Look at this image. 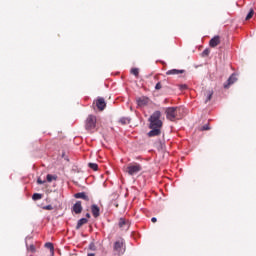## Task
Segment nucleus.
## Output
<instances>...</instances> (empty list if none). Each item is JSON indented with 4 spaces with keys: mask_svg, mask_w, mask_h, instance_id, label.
I'll list each match as a JSON object with an SVG mask.
<instances>
[{
    "mask_svg": "<svg viewBox=\"0 0 256 256\" xmlns=\"http://www.w3.org/2000/svg\"><path fill=\"white\" fill-rule=\"evenodd\" d=\"M151 221H152V223H157V219H156L155 217H153V218L151 219Z\"/></svg>",
    "mask_w": 256,
    "mask_h": 256,
    "instance_id": "c756f323",
    "label": "nucleus"
},
{
    "mask_svg": "<svg viewBox=\"0 0 256 256\" xmlns=\"http://www.w3.org/2000/svg\"><path fill=\"white\" fill-rule=\"evenodd\" d=\"M43 209L45 211H53V206L52 205H46V206L43 207Z\"/></svg>",
    "mask_w": 256,
    "mask_h": 256,
    "instance_id": "5701e85b",
    "label": "nucleus"
},
{
    "mask_svg": "<svg viewBox=\"0 0 256 256\" xmlns=\"http://www.w3.org/2000/svg\"><path fill=\"white\" fill-rule=\"evenodd\" d=\"M27 249H28V251H31L32 253H35V246L34 245H30Z\"/></svg>",
    "mask_w": 256,
    "mask_h": 256,
    "instance_id": "a878e982",
    "label": "nucleus"
},
{
    "mask_svg": "<svg viewBox=\"0 0 256 256\" xmlns=\"http://www.w3.org/2000/svg\"><path fill=\"white\" fill-rule=\"evenodd\" d=\"M32 199H33V201H39L40 199H43V195L40 193H34L32 195Z\"/></svg>",
    "mask_w": 256,
    "mask_h": 256,
    "instance_id": "dca6fc26",
    "label": "nucleus"
},
{
    "mask_svg": "<svg viewBox=\"0 0 256 256\" xmlns=\"http://www.w3.org/2000/svg\"><path fill=\"white\" fill-rule=\"evenodd\" d=\"M212 98H213V91H212V90H209V91H208V94H207V98H206L205 103H208V101H209L210 99H212Z\"/></svg>",
    "mask_w": 256,
    "mask_h": 256,
    "instance_id": "6ab92c4d",
    "label": "nucleus"
},
{
    "mask_svg": "<svg viewBox=\"0 0 256 256\" xmlns=\"http://www.w3.org/2000/svg\"><path fill=\"white\" fill-rule=\"evenodd\" d=\"M166 119H168V121H177V119H181V107L166 108Z\"/></svg>",
    "mask_w": 256,
    "mask_h": 256,
    "instance_id": "f03ea898",
    "label": "nucleus"
},
{
    "mask_svg": "<svg viewBox=\"0 0 256 256\" xmlns=\"http://www.w3.org/2000/svg\"><path fill=\"white\" fill-rule=\"evenodd\" d=\"M45 247H46V249H49L50 251L54 250L53 243H51V242H47L45 244Z\"/></svg>",
    "mask_w": 256,
    "mask_h": 256,
    "instance_id": "412c9836",
    "label": "nucleus"
},
{
    "mask_svg": "<svg viewBox=\"0 0 256 256\" xmlns=\"http://www.w3.org/2000/svg\"><path fill=\"white\" fill-rule=\"evenodd\" d=\"M180 73H183V70L172 69L168 70L166 75H179Z\"/></svg>",
    "mask_w": 256,
    "mask_h": 256,
    "instance_id": "4468645a",
    "label": "nucleus"
},
{
    "mask_svg": "<svg viewBox=\"0 0 256 256\" xmlns=\"http://www.w3.org/2000/svg\"><path fill=\"white\" fill-rule=\"evenodd\" d=\"M75 199H83L84 201H89V196L85 192H78L74 195Z\"/></svg>",
    "mask_w": 256,
    "mask_h": 256,
    "instance_id": "f8f14e48",
    "label": "nucleus"
},
{
    "mask_svg": "<svg viewBox=\"0 0 256 256\" xmlns=\"http://www.w3.org/2000/svg\"><path fill=\"white\" fill-rule=\"evenodd\" d=\"M150 129L148 137H157L161 135V127H163V122L161 121V111H155L149 118Z\"/></svg>",
    "mask_w": 256,
    "mask_h": 256,
    "instance_id": "f257e3e1",
    "label": "nucleus"
},
{
    "mask_svg": "<svg viewBox=\"0 0 256 256\" xmlns=\"http://www.w3.org/2000/svg\"><path fill=\"white\" fill-rule=\"evenodd\" d=\"M96 107L99 109V111L105 110V107H107V104L105 103V99L98 98L96 100Z\"/></svg>",
    "mask_w": 256,
    "mask_h": 256,
    "instance_id": "0eeeda50",
    "label": "nucleus"
},
{
    "mask_svg": "<svg viewBox=\"0 0 256 256\" xmlns=\"http://www.w3.org/2000/svg\"><path fill=\"white\" fill-rule=\"evenodd\" d=\"M125 225H127V220H125V218H120L119 227L124 228Z\"/></svg>",
    "mask_w": 256,
    "mask_h": 256,
    "instance_id": "f3484780",
    "label": "nucleus"
},
{
    "mask_svg": "<svg viewBox=\"0 0 256 256\" xmlns=\"http://www.w3.org/2000/svg\"><path fill=\"white\" fill-rule=\"evenodd\" d=\"M161 82H158L157 84H156V86H155V89L157 90V91H159V89H161Z\"/></svg>",
    "mask_w": 256,
    "mask_h": 256,
    "instance_id": "cd10ccee",
    "label": "nucleus"
},
{
    "mask_svg": "<svg viewBox=\"0 0 256 256\" xmlns=\"http://www.w3.org/2000/svg\"><path fill=\"white\" fill-rule=\"evenodd\" d=\"M253 14H254L253 10H250V12L246 16V21H249V19L253 17Z\"/></svg>",
    "mask_w": 256,
    "mask_h": 256,
    "instance_id": "4be33fe9",
    "label": "nucleus"
},
{
    "mask_svg": "<svg viewBox=\"0 0 256 256\" xmlns=\"http://www.w3.org/2000/svg\"><path fill=\"white\" fill-rule=\"evenodd\" d=\"M237 81V75L236 74H232L229 78H228V83L224 84V89H229L230 85H233V83H235Z\"/></svg>",
    "mask_w": 256,
    "mask_h": 256,
    "instance_id": "6e6552de",
    "label": "nucleus"
},
{
    "mask_svg": "<svg viewBox=\"0 0 256 256\" xmlns=\"http://www.w3.org/2000/svg\"><path fill=\"white\" fill-rule=\"evenodd\" d=\"M72 209H73L74 213H76V215H79V213H81L83 211V206L81 205V201H77L73 205Z\"/></svg>",
    "mask_w": 256,
    "mask_h": 256,
    "instance_id": "1a4fd4ad",
    "label": "nucleus"
},
{
    "mask_svg": "<svg viewBox=\"0 0 256 256\" xmlns=\"http://www.w3.org/2000/svg\"><path fill=\"white\" fill-rule=\"evenodd\" d=\"M91 211H92V215L93 217L97 218L100 215V209L99 206H97V204H93L91 206Z\"/></svg>",
    "mask_w": 256,
    "mask_h": 256,
    "instance_id": "9b49d317",
    "label": "nucleus"
},
{
    "mask_svg": "<svg viewBox=\"0 0 256 256\" xmlns=\"http://www.w3.org/2000/svg\"><path fill=\"white\" fill-rule=\"evenodd\" d=\"M97 125V117L94 115H89L88 118L86 119V130L93 132L95 131V127Z\"/></svg>",
    "mask_w": 256,
    "mask_h": 256,
    "instance_id": "20e7f679",
    "label": "nucleus"
},
{
    "mask_svg": "<svg viewBox=\"0 0 256 256\" xmlns=\"http://www.w3.org/2000/svg\"><path fill=\"white\" fill-rule=\"evenodd\" d=\"M46 180L48 181V183H51L53 181H57V176L56 175H51V174H48L46 176Z\"/></svg>",
    "mask_w": 256,
    "mask_h": 256,
    "instance_id": "2eb2a0df",
    "label": "nucleus"
},
{
    "mask_svg": "<svg viewBox=\"0 0 256 256\" xmlns=\"http://www.w3.org/2000/svg\"><path fill=\"white\" fill-rule=\"evenodd\" d=\"M143 167L141 166V164L139 163H133L127 166L126 168V173H128V175H137V173H140V171H142Z\"/></svg>",
    "mask_w": 256,
    "mask_h": 256,
    "instance_id": "7ed1b4c3",
    "label": "nucleus"
},
{
    "mask_svg": "<svg viewBox=\"0 0 256 256\" xmlns=\"http://www.w3.org/2000/svg\"><path fill=\"white\" fill-rule=\"evenodd\" d=\"M88 256H95V254H93V253H90V254H88Z\"/></svg>",
    "mask_w": 256,
    "mask_h": 256,
    "instance_id": "2f4dec72",
    "label": "nucleus"
},
{
    "mask_svg": "<svg viewBox=\"0 0 256 256\" xmlns=\"http://www.w3.org/2000/svg\"><path fill=\"white\" fill-rule=\"evenodd\" d=\"M87 221V218H81L80 220H78L76 229H81V227H83V225H85Z\"/></svg>",
    "mask_w": 256,
    "mask_h": 256,
    "instance_id": "ddd939ff",
    "label": "nucleus"
},
{
    "mask_svg": "<svg viewBox=\"0 0 256 256\" xmlns=\"http://www.w3.org/2000/svg\"><path fill=\"white\" fill-rule=\"evenodd\" d=\"M219 43H221V38H219V36H214L210 40L209 45H210V47H217V45H219Z\"/></svg>",
    "mask_w": 256,
    "mask_h": 256,
    "instance_id": "9d476101",
    "label": "nucleus"
},
{
    "mask_svg": "<svg viewBox=\"0 0 256 256\" xmlns=\"http://www.w3.org/2000/svg\"><path fill=\"white\" fill-rule=\"evenodd\" d=\"M38 185H43L45 183V180H41V178L37 179Z\"/></svg>",
    "mask_w": 256,
    "mask_h": 256,
    "instance_id": "bb28decb",
    "label": "nucleus"
},
{
    "mask_svg": "<svg viewBox=\"0 0 256 256\" xmlns=\"http://www.w3.org/2000/svg\"><path fill=\"white\" fill-rule=\"evenodd\" d=\"M114 251L117 255H123L125 253V248H123V240H118L114 243Z\"/></svg>",
    "mask_w": 256,
    "mask_h": 256,
    "instance_id": "39448f33",
    "label": "nucleus"
},
{
    "mask_svg": "<svg viewBox=\"0 0 256 256\" xmlns=\"http://www.w3.org/2000/svg\"><path fill=\"white\" fill-rule=\"evenodd\" d=\"M120 123H122V125H125V124L129 123V119L128 118H122V119H120Z\"/></svg>",
    "mask_w": 256,
    "mask_h": 256,
    "instance_id": "b1692460",
    "label": "nucleus"
},
{
    "mask_svg": "<svg viewBox=\"0 0 256 256\" xmlns=\"http://www.w3.org/2000/svg\"><path fill=\"white\" fill-rule=\"evenodd\" d=\"M202 130H203V131H209V126H208V125H204V126L202 127Z\"/></svg>",
    "mask_w": 256,
    "mask_h": 256,
    "instance_id": "c85d7f7f",
    "label": "nucleus"
},
{
    "mask_svg": "<svg viewBox=\"0 0 256 256\" xmlns=\"http://www.w3.org/2000/svg\"><path fill=\"white\" fill-rule=\"evenodd\" d=\"M131 73H132V75H135V77H139V69L138 68H132Z\"/></svg>",
    "mask_w": 256,
    "mask_h": 256,
    "instance_id": "aec40b11",
    "label": "nucleus"
},
{
    "mask_svg": "<svg viewBox=\"0 0 256 256\" xmlns=\"http://www.w3.org/2000/svg\"><path fill=\"white\" fill-rule=\"evenodd\" d=\"M86 217H87L88 219H90V218H91V214L87 213V214H86Z\"/></svg>",
    "mask_w": 256,
    "mask_h": 256,
    "instance_id": "7c9ffc66",
    "label": "nucleus"
},
{
    "mask_svg": "<svg viewBox=\"0 0 256 256\" xmlns=\"http://www.w3.org/2000/svg\"><path fill=\"white\" fill-rule=\"evenodd\" d=\"M137 105L138 107H146V105H149V98L142 96L137 99Z\"/></svg>",
    "mask_w": 256,
    "mask_h": 256,
    "instance_id": "423d86ee",
    "label": "nucleus"
},
{
    "mask_svg": "<svg viewBox=\"0 0 256 256\" xmlns=\"http://www.w3.org/2000/svg\"><path fill=\"white\" fill-rule=\"evenodd\" d=\"M88 166L90 167V169H92L93 171H97V169H99V166L95 163H89Z\"/></svg>",
    "mask_w": 256,
    "mask_h": 256,
    "instance_id": "a211bd4d",
    "label": "nucleus"
},
{
    "mask_svg": "<svg viewBox=\"0 0 256 256\" xmlns=\"http://www.w3.org/2000/svg\"><path fill=\"white\" fill-rule=\"evenodd\" d=\"M210 51L209 49H205L203 52H202V55L203 57H207L209 55Z\"/></svg>",
    "mask_w": 256,
    "mask_h": 256,
    "instance_id": "393cba45",
    "label": "nucleus"
}]
</instances>
